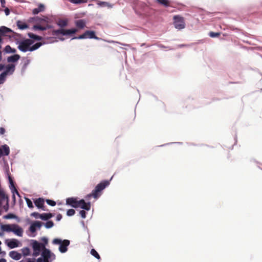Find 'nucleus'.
<instances>
[{
	"label": "nucleus",
	"mask_w": 262,
	"mask_h": 262,
	"mask_svg": "<svg viewBox=\"0 0 262 262\" xmlns=\"http://www.w3.org/2000/svg\"><path fill=\"white\" fill-rule=\"evenodd\" d=\"M33 42L34 41L32 39H26L19 43L18 49L23 52H32L39 49L44 43L42 42H37L32 45Z\"/></svg>",
	"instance_id": "1"
},
{
	"label": "nucleus",
	"mask_w": 262,
	"mask_h": 262,
	"mask_svg": "<svg viewBox=\"0 0 262 262\" xmlns=\"http://www.w3.org/2000/svg\"><path fill=\"white\" fill-rule=\"evenodd\" d=\"M110 184V181H103L95 186V188L92 192L87 194L85 196L86 200H89L91 197L97 199L101 195L102 191Z\"/></svg>",
	"instance_id": "2"
},
{
	"label": "nucleus",
	"mask_w": 262,
	"mask_h": 262,
	"mask_svg": "<svg viewBox=\"0 0 262 262\" xmlns=\"http://www.w3.org/2000/svg\"><path fill=\"white\" fill-rule=\"evenodd\" d=\"M2 230L7 232H13L18 236L23 235V229L17 224L3 225L1 226Z\"/></svg>",
	"instance_id": "3"
},
{
	"label": "nucleus",
	"mask_w": 262,
	"mask_h": 262,
	"mask_svg": "<svg viewBox=\"0 0 262 262\" xmlns=\"http://www.w3.org/2000/svg\"><path fill=\"white\" fill-rule=\"evenodd\" d=\"M53 243L54 244H60L59 251L61 253H64L68 250L67 247L70 244V242L67 239L62 241L60 239L55 238L53 241Z\"/></svg>",
	"instance_id": "4"
},
{
	"label": "nucleus",
	"mask_w": 262,
	"mask_h": 262,
	"mask_svg": "<svg viewBox=\"0 0 262 262\" xmlns=\"http://www.w3.org/2000/svg\"><path fill=\"white\" fill-rule=\"evenodd\" d=\"M78 31L77 29H72L69 30H65L63 29L53 30L52 32V35L56 36H58L60 34H62L63 35H69L71 34H74L77 33Z\"/></svg>",
	"instance_id": "5"
},
{
	"label": "nucleus",
	"mask_w": 262,
	"mask_h": 262,
	"mask_svg": "<svg viewBox=\"0 0 262 262\" xmlns=\"http://www.w3.org/2000/svg\"><path fill=\"white\" fill-rule=\"evenodd\" d=\"M32 247L33 250V255L35 256H38L41 250H42L45 247L43 244L39 243L37 241H32Z\"/></svg>",
	"instance_id": "6"
},
{
	"label": "nucleus",
	"mask_w": 262,
	"mask_h": 262,
	"mask_svg": "<svg viewBox=\"0 0 262 262\" xmlns=\"http://www.w3.org/2000/svg\"><path fill=\"white\" fill-rule=\"evenodd\" d=\"M173 20L174 27L176 29L178 30H181L185 28V23L184 18L183 17L180 16L179 15H176L173 17Z\"/></svg>",
	"instance_id": "7"
},
{
	"label": "nucleus",
	"mask_w": 262,
	"mask_h": 262,
	"mask_svg": "<svg viewBox=\"0 0 262 262\" xmlns=\"http://www.w3.org/2000/svg\"><path fill=\"white\" fill-rule=\"evenodd\" d=\"M66 204L72 207L77 208L79 206V201L75 198H68L66 200Z\"/></svg>",
	"instance_id": "8"
},
{
	"label": "nucleus",
	"mask_w": 262,
	"mask_h": 262,
	"mask_svg": "<svg viewBox=\"0 0 262 262\" xmlns=\"http://www.w3.org/2000/svg\"><path fill=\"white\" fill-rule=\"evenodd\" d=\"M41 256L43 259H50L52 256L53 258H55V255L51 252L50 250L46 249L45 247L42 250Z\"/></svg>",
	"instance_id": "9"
},
{
	"label": "nucleus",
	"mask_w": 262,
	"mask_h": 262,
	"mask_svg": "<svg viewBox=\"0 0 262 262\" xmlns=\"http://www.w3.org/2000/svg\"><path fill=\"white\" fill-rule=\"evenodd\" d=\"M42 225V223L39 221L34 222L30 226L29 230L31 232H34L36 231V228H40Z\"/></svg>",
	"instance_id": "10"
},
{
	"label": "nucleus",
	"mask_w": 262,
	"mask_h": 262,
	"mask_svg": "<svg viewBox=\"0 0 262 262\" xmlns=\"http://www.w3.org/2000/svg\"><path fill=\"white\" fill-rule=\"evenodd\" d=\"M51 28L52 26L48 24H46L45 26H41L40 25H36L33 26V30H39L40 31H45Z\"/></svg>",
	"instance_id": "11"
},
{
	"label": "nucleus",
	"mask_w": 262,
	"mask_h": 262,
	"mask_svg": "<svg viewBox=\"0 0 262 262\" xmlns=\"http://www.w3.org/2000/svg\"><path fill=\"white\" fill-rule=\"evenodd\" d=\"M79 207H81L86 210H89L91 208V204L90 202L86 203L83 199L79 200Z\"/></svg>",
	"instance_id": "12"
},
{
	"label": "nucleus",
	"mask_w": 262,
	"mask_h": 262,
	"mask_svg": "<svg viewBox=\"0 0 262 262\" xmlns=\"http://www.w3.org/2000/svg\"><path fill=\"white\" fill-rule=\"evenodd\" d=\"M15 69V66L13 64H10L6 66V70L4 72L6 73V74L7 75L8 74H12L14 72Z\"/></svg>",
	"instance_id": "13"
},
{
	"label": "nucleus",
	"mask_w": 262,
	"mask_h": 262,
	"mask_svg": "<svg viewBox=\"0 0 262 262\" xmlns=\"http://www.w3.org/2000/svg\"><path fill=\"white\" fill-rule=\"evenodd\" d=\"M9 255L10 257L15 260H18L21 258V255L20 253L16 251H13L9 253Z\"/></svg>",
	"instance_id": "14"
},
{
	"label": "nucleus",
	"mask_w": 262,
	"mask_h": 262,
	"mask_svg": "<svg viewBox=\"0 0 262 262\" xmlns=\"http://www.w3.org/2000/svg\"><path fill=\"white\" fill-rule=\"evenodd\" d=\"M75 25L78 29H82L86 27L85 21L83 19L77 20Z\"/></svg>",
	"instance_id": "15"
},
{
	"label": "nucleus",
	"mask_w": 262,
	"mask_h": 262,
	"mask_svg": "<svg viewBox=\"0 0 262 262\" xmlns=\"http://www.w3.org/2000/svg\"><path fill=\"white\" fill-rule=\"evenodd\" d=\"M6 200L7 202V207L5 208L6 211H7L8 208V198L5 193L0 190V205L2 204V201Z\"/></svg>",
	"instance_id": "16"
},
{
	"label": "nucleus",
	"mask_w": 262,
	"mask_h": 262,
	"mask_svg": "<svg viewBox=\"0 0 262 262\" xmlns=\"http://www.w3.org/2000/svg\"><path fill=\"white\" fill-rule=\"evenodd\" d=\"M95 2H96L97 4L99 5L100 7H108L110 9H111V8H113V5L106 2H101L99 0H94Z\"/></svg>",
	"instance_id": "17"
},
{
	"label": "nucleus",
	"mask_w": 262,
	"mask_h": 262,
	"mask_svg": "<svg viewBox=\"0 0 262 262\" xmlns=\"http://www.w3.org/2000/svg\"><path fill=\"white\" fill-rule=\"evenodd\" d=\"M34 203H35V206L45 210L43 208L44 200L42 198H39L36 199Z\"/></svg>",
	"instance_id": "18"
},
{
	"label": "nucleus",
	"mask_w": 262,
	"mask_h": 262,
	"mask_svg": "<svg viewBox=\"0 0 262 262\" xmlns=\"http://www.w3.org/2000/svg\"><path fill=\"white\" fill-rule=\"evenodd\" d=\"M28 35L29 37V38H30V39H32L33 41L34 40L40 41V40H42V37L37 35H36L35 34H33V33H31V32H29L28 33Z\"/></svg>",
	"instance_id": "19"
},
{
	"label": "nucleus",
	"mask_w": 262,
	"mask_h": 262,
	"mask_svg": "<svg viewBox=\"0 0 262 262\" xmlns=\"http://www.w3.org/2000/svg\"><path fill=\"white\" fill-rule=\"evenodd\" d=\"M16 25L20 30H25L28 28V25L26 23L19 20L17 21Z\"/></svg>",
	"instance_id": "20"
},
{
	"label": "nucleus",
	"mask_w": 262,
	"mask_h": 262,
	"mask_svg": "<svg viewBox=\"0 0 262 262\" xmlns=\"http://www.w3.org/2000/svg\"><path fill=\"white\" fill-rule=\"evenodd\" d=\"M7 246L10 249H13L18 247V241L15 239H13L7 243Z\"/></svg>",
	"instance_id": "21"
},
{
	"label": "nucleus",
	"mask_w": 262,
	"mask_h": 262,
	"mask_svg": "<svg viewBox=\"0 0 262 262\" xmlns=\"http://www.w3.org/2000/svg\"><path fill=\"white\" fill-rule=\"evenodd\" d=\"M13 32L11 29L2 26L0 27V35H6L7 33Z\"/></svg>",
	"instance_id": "22"
},
{
	"label": "nucleus",
	"mask_w": 262,
	"mask_h": 262,
	"mask_svg": "<svg viewBox=\"0 0 262 262\" xmlns=\"http://www.w3.org/2000/svg\"><path fill=\"white\" fill-rule=\"evenodd\" d=\"M8 178L9 184H10V189H11L12 193L15 192L16 194L19 196V193L14 186V184L12 180V178L10 176H9Z\"/></svg>",
	"instance_id": "23"
},
{
	"label": "nucleus",
	"mask_w": 262,
	"mask_h": 262,
	"mask_svg": "<svg viewBox=\"0 0 262 262\" xmlns=\"http://www.w3.org/2000/svg\"><path fill=\"white\" fill-rule=\"evenodd\" d=\"M20 58V56L18 54H14L13 55L9 56L7 58V61L8 62H15L17 61Z\"/></svg>",
	"instance_id": "24"
},
{
	"label": "nucleus",
	"mask_w": 262,
	"mask_h": 262,
	"mask_svg": "<svg viewBox=\"0 0 262 262\" xmlns=\"http://www.w3.org/2000/svg\"><path fill=\"white\" fill-rule=\"evenodd\" d=\"M45 7L42 4H39L38 7L37 8L33 9L32 10V13L33 14H37L40 12H42L44 10Z\"/></svg>",
	"instance_id": "25"
},
{
	"label": "nucleus",
	"mask_w": 262,
	"mask_h": 262,
	"mask_svg": "<svg viewBox=\"0 0 262 262\" xmlns=\"http://www.w3.org/2000/svg\"><path fill=\"white\" fill-rule=\"evenodd\" d=\"M53 216H54L53 214L51 213H43L41 214L40 219H41V220H48L49 219H51L52 217H53Z\"/></svg>",
	"instance_id": "26"
},
{
	"label": "nucleus",
	"mask_w": 262,
	"mask_h": 262,
	"mask_svg": "<svg viewBox=\"0 0 262 262\" xmlns=\"http://www.w3.org/2000/svg\"><path fill=\"white\" fill-rule=\"evenodd\" d=\"M86 35L88 38L98 39V37L96 36V33L94 31H86Z\"/></svg>",
	"instance_id": "27"
},
{
	"label": "nucleus",
	"mask_w": 262,
	"mask_h": 262,
	"mask_svg": "<svg viewBox=\"0 0 262 262\" xmlns=\"http://www.w3.org/2000/svg\"><path fill=\"white\" fill-rule=\"evenodd\" d=\"M1 149H2V156H8L9 154V148L7 145H3Z\"/></svg>",
	"instance_id": "28"
},
{
	"label": "nucleus",
	"mask_w": 262,
	"mask_h": 262,
	"mask_svg": "<svg viewBox=\"0 0 262 262\" xmlns=\"http://www.w3.org/2000/svg\"><path fill=\"white\" fill-rule=\"evenodd\" d=\"M156 1L166 7L170 6V3L168 0H156Z\"/></svg>",
	"instance_id": "29"
},
{
	"label": "nucleus",
	"mask_w": 262,
	"mask_h": 262,
	"mask_svg": "<svg viewBox=\"0 0 262 262\" xmlns=\"http://www.w3.org/2000/svg\"><path fill=\"white\" fill-rule=\"evenodd\" d=\"M68 21L66 19H60L57 22L58 26L61 28H63L67 26Z\"/></svg>",
	"instance_id": "30"
},
{
	"label": "nucleus",
	"mask_w": 262,
	"mask_h": 262,
	"mask_svg": "<svg viewBox=\"0 0 262 262\" xmlns=\"http://www.w3.org/2000/svg\"><path fill=\"white\" fill-rule=\"evenodd\" d=\"M5 51L6 53H15L16 52V50L12 48L10 46L7 45L5 48Z\"/></svg>",
	"instance_id": "31"
},
{
	"label": "nucleus",
	"mask_w": 262,
	"mask_h": 262,
	"mask_svg": "<svg viewBox=\"0 0 262 262\" xmlns=\"http://www.w3.org/2000/svg\"><path fill=\"white\" fill-rule=\"evenodd\" d=\"M87 38L86 35V31L84 32L83 34L79 35L78 36L74 37L72 38V39H85Z\"/></svg>",
	"instance_id": "32"
},
{
	"label": "nucleus",
	"mask_w": 262,
	"mask_h": 262,
	"mask_svg": "<svg viewBox=\"0 0 262 262\" xmlns=\"http://www.w3.org/2000/svg\"><path fill=\"white\" fill-rule=\"evenodd\" d=\"M21 253H23V255L24 256L29 255L30 253V251L29 248L25 247L21 249Z\"/></svg>",
	"instance_id": "33"
},
{
	"label": "nucleus",
	"mask_w": 262,
	"mask_h": 262,
	"mask_svg": "<svg viewBox=\"0 0 262 262\" xmlns=\"http://www.w3.org/2000/svg\"><path fill=\"white\" fill-rule=\"evenodd\" d=\"M91 254L93 256L95 257L96 258H97L98 259H100V255L99 254V253L97 251H96V250L94 249H91Z\"/></svg>",
	"instance_id": "34"
},
{
	"label": "nucleus",
	"mask_w": 262,
	"mask_h": 262,
	"mask_svg": "<svg viewBox=\"0 0 262 262\" xmlns=\"http://www.w3.org/2000/svg\"><path fill=\"white\" fill-rule=\"evenodd\" d=\"M53 226H54V223L52 221H47L45 224V226L46 228H47V229L51 228L52 227H53Z\"/></svg>",
	"instance_id": "35"
},
{
	"label": "nucleus",
	"mask_w": 262,
	"mask_h": 262,
	"mask_svg": "<svg viewBox=\"0 0 262 262\" xmlns=\"http://www.w3.org/2000/svg\"><path fill=\"white\" fill-rule=\"evenodd\" d=\"M70 2L78 4H81V3H85L88 2V0H68Z\"/></svg>",
	"instance_id": "36"
},
{
	"label": "nucleus",
	"mask_w": 262,
	"mask_h": 262,
	"mask_svg": "<svg viewBox=\"0 0 262 262\" xmlns=\"http://www.w3.org/2000/svg\"><path fill=\"white\" fill-rule=\"evenodd\" d=\"M75 211L73 209H68L67 212V215L69 216L74 215L75 214Z\"/></svg>",
	"instance_id": "37"
},
{
	"label": "nucleus",
	"mask_w": 262,
	"mask_h": 262,
	"mask_svg": "<svg viewBox=\"0 0 262 262\" xmlns=\"http://www.w3.org/2000/svg\"><path fill=\"white\" fill-rule=\"evenodd\" d=\"M16 216L15 215L9 213L4 216V219H16Z\"/></svg>",
	"instance_id": "38"
},
{
	"label": "nucleus",
	"mask_w": 262,
	"mask_h": 262,
	"mask_svg": "<svg viewBox=\"0 0 262 262\" xmlns=\"http://www.w3.org/2000/svg\"><path fill=\"white\" fill-rule=\"evenodd\" d=\"M46 203H47V204L51 206H54L56 205V203L55 201L51 200H49V199L46 200Z\"/></svg>",
	"instance_id": "39"
},
{
	"label": "nucleus",
	"mask_w": 262,
	"mask_h": 262,
	"mask_svg": "<svg viewBox=\"0 0 262 262\" xmlns=\"http://www.w3.org/2000/svg\"><path fill=\"white\" fill-rule=\"evenodd\" d=\"M25 199H26V203L27 204L28 206L30 208H32L33 207V206L31 201L29 199L27 198Z\"/></svg>",
	"instance_id": "40"
},
{
	"label": "nucleus",
	"mask_w": 262,
	"mask_h": 262,
	"mask_svg": "<svg viewBox=\"0 0 262 262\" xmlns=\"http://www.w3.org/2000/svg\"><path fill=\"white\" fill-rule=\"evenodd\" d=\"M41 214L36 212H34L31 214V216L35 217L36 219H40Z\"/></svg>",
	"instance_id": "41"
},
{
	"label": "nucleus",
	"mask_w": 262,
	"mask_h": 262,
	"mask_svg": "<svg viewBox=\"0 0 262 262\" xmlns=\"http://www.w3.org/2000/svg\"><path fill=\"white\" fill-rule=\"evenodd\" d=\"M7 75L6 74V73H4V72L0 74V81H3V83L4 82L5 78L6 77Z\"/></svg>",
	"instance_id": "42"
},
{
	"label": "nucleus",
	"mask_w": 262,
	"mask_h": 262,
	"mask_svg": "<svg viewBox=\"0 0 262 262\" xmlns=\"http://www.w3.org/2000/svg\"><path fill=\"white\" fill-rule=\"evenodd\" d=\"M209 35L211 37H215L219 36L220 35V33L219 32H210Z\"/></svg>",
	"instance_id": "43"
},
{
	"label": "nucleus",
	"mask_w": 262,
	"mask_h": 262,
	"mask_svg": "<svg viewBox=\"0 0 262 262\" xmlns=\"http://www.w3.org/2000/svg\"><path fill=\"white\" fill-rule=\"evenodd\" d=\"M79 214L82 219H85L86 215L85 211L81 210L79 211Z\"/></svg>",
	"instance_id": "44"
},
{
	"label": "nucleus",
	"mask_w": 262,
	"mask_h": 262,
	"mask_svg": "<svg viewBox=\"0 0 262 262\" xmlns=\"http://www.w3.org/2000/svg\"><path fill=\"white\" fill-rule=\"evenodd\" d=\"M35 19L37 20V21H39L40 23H42L43 21V22H46V23H48V20L47 19H46L45 18H40L38 17H37L36 18H35Z\"/></svg>",
	"instance_id": "45"
},
{
	"label": "nucleus",
	"mask_w": 262,
	"mask_h": 262,
	"mask_svg": "<svg viewBox=\"0 0 262 262\" xmlns=\"http://www.w3.org/2000/svg\"><path fill=\"white\" fill-rule=\"evenodd\" d=\"M1 3V6L3 8H5V4L6 1L5 0H0Z\"/></svg>",
	"instance_id": "46"
},
{
	"label": "nucleus",
	"mask_w": 262,
	"mask_h": 262,
	"mask_svg": "<svg viewBox=\"0 0 262 262\" xmlns=\"http://www.w3.org/2000/svg\"><path fill=\"white\" fill-rule=\"evenodd\" d=\"M62 216L61 214H58L56 216V220L57 221H60L61 220V219H62Z\"/></svg>",
	"instance_id": "47"
},
{
	"label": "nucleus",
	"mask_w": 262,
	"mask_h": 262,
	"mask_svg": "<svg viewBox=\"0 0 262 262\" xmlns=\"http://www.w3.org/2000/svg\"><path fill=\"white\" fill-rule=\"evenodd\" d=\"M5 13L6 15H8L9 14L10 11L8 8H5Z\"/></svg>",
	"instance_id": "48"
},
{
	"label": "nucleus",
	"mask_w": 262,
	"mask_h": 262,
	"mask_svg": "<svg viewBox=\"0 0 262 262\" xmlns=\"http://www.w3.org/2000/svg\"><path fill=\"white\" fill-rule=\"evenodd\" d=\"M5 130L4 128L1 127L0 129V134L3 135L5 133Z\"/></svg>",
	"instance_id": "49"
},
{
	"label": "nucleus",
	"mask_w": 262,
	"mask_h": 262,
	"mask_svg": "<svg viewBox=\"0 0 262 262\" xmlns=\"http://www.w3.org/2000/svg\"><path fill=\"white\" fill-rule=\"evenodd\" d=\"M1 49H2V45H0V62L2 60V52L1 51Z\"/></svg>",
	"instance_id": "50"
},
{
	"label": "nucleus",
	"mask_w": 262,
	"mask_h": 262,
	"mask_svg": "<svg viewBox=\"0 0 262 262\" xmlns=\"http://www.w3.org/2000/svg\"><path fill=\"white\" fill-rule=\"evenodd\" d=\"M37 262H43V258L39 257L37 259Z\"/></svg>",
	"instance_id": "51"
},
{
	"label": "nucleus",
	"mask_w": 262,
	"mask_h": 262,
	"mask_svg": "<svg viewBox=\"0 0 262 262\" xmlns=\"http://www.w3.org/2000/svg\"><path fill=\"white\" fill-rule=\"evenodd\" d=\"M5 67H4V65L2 64H0V71H2V70H3L4 69Z\"/></svg>",
	"instance_id": "52"
},
{
	"label": "nucleus",
	"mask_w": 262,
	"mask_h": 262,
	"mask_svg": "<svg viewBox=\"0 0 262 262\" xmlns=\"http://www.w3.org/2000/svg\"><path fill=\"white\" fill-rule=\"evenodd\" d=\"M27 262H35V261L34 260V259H33V260H31V259H30V258H29V259H28V261H27Z\"/></svg>",
	"instance_id": "53"
},
{
	"label": "nucleus",
	"mask_w": 262,
	"mask_h": 262,
	"mask_svg": "<svg viewBox=\"0 0 262 262\" xmlns=\"http://www.w3.org/2000/svg\"><path fill=\"white\" fill-rule=\"evenodd\" d=\"M0 262H6V260L5 258L0 259Z\"/></svg>",
	"instance_id": "54"
},
{
	"label": "nucleus",
	"mask_w": 262,
	"mask_h": 262,
	"mask_svg": "<svg viewBox=\"0 0 262 262\" xmlns=\"http://www.w3.org/2000/svg\"><path fill=\"white\" fill-rule=\"evenodd\" d=\"M50 259H43V262H50Z\"/></svg>",
	"instance_id": "55"
},
{
	"label": "nucleus",
	"mask_w": 262,
	"mask_h": 262,
	"mask_svg": "<svg viewBox=\"0 0 262 262\" xmlns=\"http://www.w3.org/2000/svg\"><path fill=\"white\" fill-rule=\"evenodd\" d=\"M2 156V149L0 148V157Z\"/></svg>",
	"instance_id": "56"
},
{
	"label": "nucleus",
	"mask_w": 262,
	"mask_h": 262,
	"mask_svg": "<svg viewBox=\"0 0 262 262\" xmlns=\"http://www.w3.org/2000/svg\"><path fill=\"white\" fill-rule=\"evenodd\" d=\"M15 192H14V193H13V199H14V201H15V194H14V193H15Z\"/></svg>",
	"instance_id": "57"
},
{
	"label": "nucleus",
	"mask_w": 262,
	"mask_h": 262,
	"mask_svg": "<svg viewBox=\"0 0 262 262\" xmlns=\"http://www.w3.org/2000/svg\"><path fill=\"white\" fill-rule=\"evenodd\" d=\"M1 36H1V35H0V43H1V42H3V39H2V37H1Z\"/></svg>",
	"instance_id": "58"
},
{
	"label": "nucleus",
	"mask_w": 262,
	"mask_h": 262,
	"mask_svg": "<svg viewBox=\"0 0 262 262\" xmlns=\"http://www.w3.org/2000/svg\"><path fill=\"white\" fill-rule=\"evenodd\" d=\"M185 46V45H179V47H184Z\"/></svg>",
	"instance_id": "59"
},
{
	"label": "nucleus",
	"mask_w": 262,
	"mask_h": 262,
	"mask_svg": "<svg viewBox=\"0 0 262 262\" xmlns=\"http://www.w3.org/2000/svg\"><path fill=\"white\" fill-rule=\"evenodd\" d=\"M43 239H44V241H45L46 242H48V240H47V239L44 238Z\"/></svg>",
	"instance_id": "60"
},
{
	"label": "nucleus",
	"mask_w": 262,
	"mask_h": 262,
	"mask_svg": "<svg viewBox=\"0 0 262 262\" xmlns=\"http://www.w3.org/2000/svg\"><path fill=\"white\" fill-rule=\"evenodd\" d=\"M60 39H61V40H64V38H60Z\"/></svg>",
	"instance_id": "61"
},
{
	"label": "nucleus",
	"mask_w": 262,
	"mask_h": 262,
	"mask_svg": "<svg viewBox=\"0 0 262 262\" xmlns=\"http://www.w3.org/2000/svg\"><path fill=\"white\" fill-rule=\"evenodd\" d=\"M3 83V81H0V84Z\"/></svg>",
	"instance_id": "62"
},
{
	"label": "nucleus",
	"mask_w": 262,
	"mask_h": 262,
	"mask_svg": "<svg viewBox=\"0 0 262 262\" xmlns=\"http://www.w3.org/2000/svg\"><path fill=\"white\" fill-rule=\"evenodd\" d=\"M1 244H2V242L0 241V245H1Z\"/></svg>",
	"instance_id": "63"
},
{
	"label": "nucleus",
	"mask_w": 262,
	"mask_h": 262,
	"mask_svg": "<svg viewBox=\"0 0 262 262\" xmlns=\"http://www.w3.org/2000/svg\"><path fill=\"white\" fill-rule=\"evenodd\" d=\"M0 251H1V248L0 247Z\"/></svg>",
	"instance_id": "64"
}]
</instances>
